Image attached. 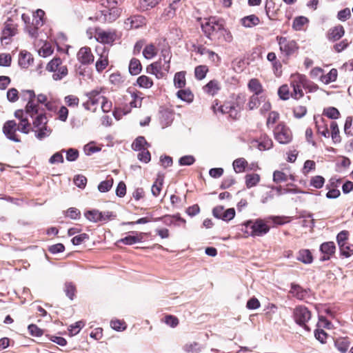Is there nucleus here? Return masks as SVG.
Wrapping results in <instances>:
<instances>
[{"mask_svg": "<svg viewBox=\"0 0 353 353\" xmlns=\"http://www.w3.org/2000/svg\"><path fill=\"white\" fill-rule=\"evenodd\" d=\"M35 136L38 139H43L50 134L51 130L47 126L37 128L35 130Z\"/></svg>", "mask_w": 353, "mask_h": 353, "instance_id": "6e6d98bb", "label": "nucleus"}, {"mask_svg": "<svg viewBox=\"0 0 353 353\" xmlns=\"http://www.w3.org/2000/svg\"><path fill=\"white\" fill-rule=\"evenodd\" d=\"M65 292L70 300L74 299L76 292V288L72 283H66L65 285Z\"/></svg>", "mask_w": 353, "mask_h": 353, "instance_id": "69168bd1", "label": "nucleus"}, {"mask_svg": "<svg viewBox=\"0 0 353 353\" xmlns=\"http://www.w3.org/2000/svg\"><path fill=\"white\" fill-rule=\"evenodd\" d=\"M176 96L181 100L191 103L194 99V94L189 89L179 90L176 92Z\"/></svg>", "mask_w": 353, "mask_h": 353, "instance_id": "7c9ffc66", "label": "nucleus"}, {"mask_svg": "<svg viewBox=\"0 0 353 353\" xmlns=\"http://www.w3.org/2000/svg\"><path fill=\"white\" fill-rule=\"evenodd\" d=\"M245 232L250 236H263L270 230L266 221L257 219L255 221H249L245 223Z\"/></svg>", "mask_w": 353, "mask_h": 353, "instance_id": "20e7f679", "label": "nucleus"}, {"mask_svg": "<svg viewBox=\"0 0 353 353\" xmlns=\"http://www.w3.org/2000/svg\"><path fill=\"white\" fill-rule=\"evenodd\" d=\"M170 36L174 41L180 40L183 37V32L180 28L174 24L170 29Z\"/></svg>", "mask_w": 353, "mask_h": 353, "instance_id": "09e8293b", "label": "nucleus"}, {"mask_svg": "<svg viewBox=\"0 0 353 353\" xmlns=\"http://www.w3.org/2000/svg\"><path fill=\"white\" fill-rule=\"evenodd\" d=\"M208 72V68L206 65H201L196 66L194 69L195 78L198 80H202L205 77Z\"/></svg>", "mask_w": 353, "mask_h": 353, "instance_id": "a18cd8bd", "label": "nucleus"}, {"mask_svg": "<svg viewBox=\"0 0 353 353\" xmlns=\"http://www.w3.org/2000/svg\"><path fill=\"white\" fill-rule=\"evenodd\" d=\"M78 61L83 65H89L94 61V55L89 47H82L77 52Z\"/></svg>", "mask_w": 353, "mask_h": 353, "instance_id": "dca6fc26", "label": "nucleus"}, {"mask_svg": "<svg viewBox=\"0 0 353 353\" xmlns=\"http://www.w3.org/2000/svg\"><path fill=\"white\" fill-rule=\"evenodd\" d=\"M132 234H136L137 236H127L123 239H121L119 241L125 245H133L137 243L141 242L143 239V234H138L136 232H131Z\"/></svg>", "mask_w": 353, "mask_h": 353, "instance_id": "393cba45", "label": "nucleus"}, {"mask_svg": "<svg viewBox=\"0 0 353 353\" xmlns=\"http://www.w3.org/2000/svg\"><path fill=\"white\" fill-rule=\"evenodd\" d=\"M290 293L300 300L303 299L307 294L306 290H303L299 285L294 284L292 285Z\"/></svg>", "mask_w": 353, "mask_h": 353, "instance_id": "f704fd0d", "label": "nucleus"}, {"mask_svg": "<svg viewBox=\"0 0 353 353\" xmlns=\"http://www.w3.org/2000/svg\"><path fill=\"white\" fill-rule=\"evenodd\" d=\"M85 218L91 222L97 223L101 221V212L97 210H88L84 214Z\"/></svg>", "mask_w": 353, "mask_h": 353, "instance_id": "473e14b6", "label": "nucleus"}, {"mask_svg": "<svg viewBox=\"0 0 353 353\" xmlns=\"http://www.w3.org/2000/svg\"><path fill=\"white\" fill-rule=\"evenodd\" d=\"M241 24L245 28H252L260 22L259 17L254 14L246 16L241 19Z\"/></svg>", "mask_w": 353, "mask_h": 353, "instance_id": "bb28decb", "label": "nucleus"}, {"mask_svg": "<svg viewBox=\"0 0 353 353\" xmlns=\"http://www.w3.org/2000/svg\"><path fill=\"white\" fill-rule=\"evenodd\" d=\"M341 253L345 257H350L353 254V245L350 243L343 244L342 247H339Z\"/></svg>", "mask_w": 353, "mask_h": 353, "instance_id": "e2e57ef3", "label": "nucleus"}, {"mask_svg": "<svg viewBox=\"0 0 353 353\" xmlns=\"http://www.w3.org/2000/svg\"><path fill=\"white\" fill-rule=\"evenodd\" d=\"M145 25V19L141 15H135L128 18L124 22L126 30L137 29Z\"/></svg>", "mask_w": 353, "mask_h": 353, "instance_id": "f3484780", "label": "nucleus"}, {"mask_svg": "<svg viewBox=\"0 0 353 353\" xmlns=\"http://www.w3.org/2000/svg\"><path fill=\"white\" fill-rule=\"evenodd\" d=\"M118 3L117 0H103L101 6L104 8L100 11L101 14L100 19L103 16L102 20L104 21L112 22L115 21L121 14V10L115 6Z\"/></svg>", "mask_w": 353, "mask_h": 353, "instance_id": "7ed1b4c3", "label": "nucleus"}, {"mask_svg": "<svg viewBox=\"0 0 353 353\" xmlns=\"http://www.w3.org/2000/svg\"><path fill=\"white\" fill-rule=\"evenodd\" d=\"M182 5L183 0H170L169 5L164 9L161 17L164 20L173 18L176 15V12L181 8Z\"/></svg>", "mask_w": 353, "mask_h": 353, "instance_id": "9b49d317", "label": "nucleus"}, {"mask_svg": "<svg viewBox=\"0 0 353 353\" xmlns=\"http://www.w3.org/2000/svg\"><path fill=\"white\" fill-rule=\"evenodd\" d=\"M17 123L14 120H10L6 121L3 127V132L5 136L10 140L19 143L21 140L18 138L16 134L17 132Z\"/></svg>", "mask_w": 353, "mask_h": 353, "instance_id": "ddd939ff", "label": "nucleus"}, {"mask_svg": "<svg viewBox=\"0 0 353 353\" xmlns=\"http://www.w3.org/2000/svg\"><path fill=\"white\" fill-rule=\"evenodd\" d=\"M221 89V84L217 80H211L204 87L203 90L207 94L214 96Z\"/></svg>", "mask_w": 353, "mask_h": 353, "instance_id": "b1692460", "label": "nucleus"}, {"mask_svg": "<svg viewBox=\"0 0 353 353\" xmlns=\"http://www.w3.org/2000/svg\"><path fill=\"white\" fill-rule=\"evenodd\" d=\"M278 94L279 97L283 100H288L291 96L290 92V88L288 85H281L278 90Z\"/></svg>", "mask_w": 353, "mask_h": 353, "instance_id": "13d9d810", "label": "nucleus"}, {"mask_svg": "<svg viewBox=\"0 0 353 353\" xmlns=\"http://www.w3.org/2000/svg\"><path fill=\"white\" fill-rule=\"evenodd\" d=\"M306 83V77L305 75L295 74L291 76V86L293 88V92L291 97L297 99L303 97V92L302 88Z\"/></svg>", "mask_w": 353, "mask_h": 353, "instance_id": "423d86ee", "label": "nucleus"}, {"mask_svg": "<svg viewBox=\"0 0 353 353\" xmlns=\"http://www.w3.org/2000/svg\"><path fill=\"white\" fill-rule=\"evenodd\" d=\"M223 25L215 18H210L201 24L204 34L211 40H216Z\"/></svg>", "mask_w": 353, "mask_h": 353, "instance_id": "39448f33", "label": "nucleus"}, {"mask_svg": "<svg viewBox=\"0 0 353 353\" xmlns=\"http://www.w3.org/2000/svg\"><path fill=\"white\" fill-rule=\"evenodd\" d=\"M163 182V178L162 176L159 175L157 180L152 186L151 192L153 196H157L159 195Z\"/></svg>", "mask_w": 353, "mask_h": 353, "instance_id": "4c0bfd02", "label": "nucleus"}, {"mask_svg": "<svg viewBox=\"0 0 353 353\" xmlns=\"http://www.w3.org/2000/svg\"><path fill=\"white\" fill-rule=\"evenodd\" d=\"M212 214L214 217L222 219L225 221L232 220L235 216V210L234 208H229L224 210V208L221 205L214 208Z\"/></svg>", "mask_w": 353, "mask_h": 353, "instance_id": "4468645a", "label": "nucleus"}, {"mask_svg": "<svg viewBox=\"0 0 353 353\" xmlns=\"http://www.w3.org/2000/svg\"><path fill=\"white\" fill-rule=\"evenodd\" d=\"M274 137L281 144H287L292 140L290 130L283 123H279L274 130Z\"/></svg>", "mask_w": 353, "mask_h": 353, "instance_id": "1a4fd4ad", "label": "nucleus"}, {"mask_svg": "<svg viewBox=\"0 0 353 353\" xmlns=\"http://www.w3.org/2000/svg\"><path fill=\"white\" fill-rule=\"evenodd\" d=\"M85 325V323L82 321L76 322L74 324L71 325L68 329L70 336L77 334L81 329Z\"/></svg>", "mask_w": 353, "mask_h": 353, "instance_id": "052dcab7", "label": "nucleus"}, {"mask_svg": "<svg viewBox=\"0 0 353 353\" xmlns=\"http://www.w3.org/2000/svg\"><path fill=\"white\" fill-rule=\"evenodd\" d=\"M33 63L32 54L26 51H21L19 54V64L23 68H28Z\"/></svg>", "mask_w": 353, "mask_h": 353, "instance_id": "5701e85b", "label": "nucleus"}, {"mask_svg": "<svg viewBox=\"0 0 353 353\" xmlns=\"http://www.w3.org/2000/svg\"><path fill=\"white\" fill-rule=\"evenodd\" d=\"M161 0H140L139 5L140 8L142 10H147L154 8L157 5Z\"/></svg>", "mask_w": 353, "mask_h": 353, "instance_id": "3c124183", "label": "nucleus"}, {"mask_svg": "<svg viewBox=\"0 0 353 353\" xmlns=\"http://www.w3.org/2000/svg\"><path fill=\"white\" fill-rule=\"evenodd\" d=\"M96 51L99 54L100 57L97 61L95 67L98 72H101L108 65V52L105 47H97Z\"/></svg>", "mask_w": 353, "mask_h": 353, "instance_id": "6ab92c4d", "label": "nucleus"}, {"mask_svg": "<svg viewBox=\"0 0 353 353\" xmlns=\"http://www.w3.org/2000/svg\"><path fill=\"white\" fill-rule=\"evenodd\" d=\"M297 260L305 264H310L313 261V256L309 250L303 249L299 250Z\"/></svg>", "mask_w": 353, "mask_h": 353, "instance_id": "a878e982", "label": "nucleus"}, {"mask_svg": "<svg viewBox=\"0 0 353 353\" xmlns=\"http://www.w3.org/2000/svg\"><path fill=\"white\" fill-rule=\"evenodd\" d=\"M247 165L248 162L243 158L236 159L233 162L234 170L236 173L243 172Z\"/></svg>", "mask_w": 353, "mask_h": 353, "instance_id": "79ce46f5", "label": "nucleus"}, {"mask_svg": "<svg viewBox=\"0 0 353 353\" xmlns=\"http://www.w3.org/2000/svg\"><path fill=\"white\" fill-rule=\"evenodd\" d=\"M336 247L332 241L325 242L321 245L320 250L323 256L321 258V261H327L335 252Z\"/></svg>", "mask_w": 353, "mask_h": 353, "instance_id": "4be33fe9", "label": "nucleus"}, {"mask_svg": "<svg viewBox=\"0 0 353 353\" xmlns=\"http://www.w3.org/2000/svg\"><path fill=\"white\" fill-rule=\"evenodd\" d=\"M137 84L141 87V88H150L153 85V81L152 80L145 76V75H141L140 76L137 80Z\"/></svg>", "mask_w": 353, "mask_h": 353, "instance_id": "c03bdc74", "label": "nucleus"}, {"mask_svg": "<svg viewBox=\"0 0 353 353\" xmlns=\"http://www.w3.org/2000/svg\"><path fill=\"white\" fill-rule=\"evenodd\" d=\"M25 99L28 100L25 110H17L14 112V117L19 120L18 130L24 134H28L31 125L28 119V116L34 117L38 114L37 105L34 103L35 94L33 90H25L23 92Z\"/></svg>", "mask_w": 353, "mask_h": 353, "instance_id": "f257e3e1", "label": "nucleus"}, {"mask_svg": "<svg viewBox=\"0 0 353 353\" xmlns=\"http://www.w3.org/2000/svg\"><path fill=\"white\" fill-rule=\"evenodd\" d=\"M273 190H275L276 192V194L278 196L285 194H299V193H303V194H307V192L302 191L297 188H283L281 185L277 187H272Z\"/></svg>", "mask_w": 353, "mask_h": 353, "instance_id": "c85d7f7f", "label": "nucleus"}, {"mask_svg": "<svg viewBox=\"0 0 353 353\" xmlns=\"http://www.w3.org/2000/svg\"><path fill=\"white\" fill-rule=\"evenodd\" d=\"M249 89L254 92V94L259 95L263 92V86L256 79H252L248 83Z\"/></svg>", "mask_w": 353, "mask_h": 353, "instance_id": "c756f323", "label": "nucleus"}, {"mask_svg": "<svg viewBox=\"0 0 353 353\" xmlns=\"http://www.w3.org/2000/svg\"><path fill=\"white\" fill-rule=\"evenodd\" d=\"M287 180H288V176L284 172H283L281 171H279V170H276L274 172L273 181L275 183L285 182Z\"/></svg>", "mask_w": 353, "mask_h": 353, "instance_id": "774afa93", "label": "nucleus"}, {"mask_svg": "<svg viewBox=\"0 0 353 353\" xmlns=\"http://www.w3.org/2000/svg\"><path fill=\"white\" fill-rule=\"evenodd\" d=\"M28 330L30 334L33 336L39 337L41 336L43 334V331L35 324L29 325L28 327Z\"/></svg>", "mask_w": 353, "mask_h": 353, "instance_id": "338daca9", "label": "nucleus"}, {"mask_svg": "<svg viewBox=\"0 0 353 353\" xmlns=\"http://www.w3.org/2000/svg\"><path fill=\"white\" fill-rule=\"evenodd\" d=\"M158 50L153 44L147 45L143 50V55L147 59H151L157 54Z\"/></svg>", "mask_w": 353, "mask_h": 353, "instance_id": "e433bc0d", "label": "nucleus"}, {"mask_svg": "<svg viewBox=\"0 0 353 353\" xmlns=\"http://www.w3.org/2000/svg\"><path fill=\"white\" fill-rule=\"evenodd\" d=\"M68 74V68L65 65H61L56 72L52 74L53 79L61 80Z\"/></svg>", "mask_w": 353, "mask_h": 353, "instance_id": "864d4df0", "label": "nucleus"}, {"mask_svg": "<svg viewBox=\"0 0 353 353\" xmlns=\"http://www.w3.org/2000/svg\"><path fill=\"white\" fill-rule=\"evenodd\" d=\"M261 96L253 94L249 100L248 103V108L252 110H254L261 105Z\"/></svg>", "mask_w": 353, "mask_h": 353, "instance_id": "5fc2aeb1", "label": "nucleus"}, {"mask_svg": "<svg viewBox=\"0 0 353 353\" xmlns=\"http://www.w3.org/2000/svg\"><path fill=\"white\" fill-rule=\"evenodd\" d=\"M345 34V29L341 25L336 26L329 29L327 33V39L330 41H336Z\"/></svg>", "mask_w": 353, "mask_h": 353, "instance_id": "412c9836", "label": "nucleus"}, {"mask_svg": "<svg viewBox=\"0 0 353 353\" xmlns=\"http://www.w3.org/2000/svg\"><path fill=\"white\" fill-rule=\"evenodd\" d=\"M251 145L252 147L256 148L259 150L263 151L272 148L273 142L268 136L263 134L259 139H253L251 141Z\"/></svg>", "mask_w": 353, "mask_h": 353, "instance_id": "2eb2a0df", "label": "nucleus"}, {"mask_svg": "<svg viewBox=\"0 0 353 353\" xmlns=\"http://www.w3.org/2000/svg\"><path fill=\"white\" fill-rule=\"evenodd\" d=\"M61 65V59L60 58H54L51 60L46 66V70L50 72H56L59 67Z\"/></svg>", "mask_w": 353, "mask_h": 353, "instance_id": "bf43d9fd", "label": "nucleus"}, {"mask_svg": "<svg viewBox=\"0 0 353 353\" xmlns=\"http://www.w3.org/2000/svg\"><path fill=\"white\" fill-rule=\"evenodd\" d=\"M276 41L279 46L281 52L286 56H290L294 54L299 48L297 43L294 40L278 36L276 37Z\"/></svg>", "mask_w": 353, "mask_h": 353, "instance_id": "0eeeda50", "label": "nucleus"}, {"mask_svg": "<svg viewBox=\"0 0 353 353\" xmlns=\"http://www.w3.org/2000/svg\"><path fill=\"white\" fill-rule=\"evenodd\" d=\"M94 38L101 43L111 44L117 39L115 30H103L101 28L94 29Z\"/></svg>", "mask_w": 353, "mask_h": 353, "instance_id": "6e6552de", "label": "nucleus"}, {"mask_svg": "<svg viewBox=\"0 0 353 353\" xmlns=\"http://www.w3.org/2000/svg\"><path fill=\"white\" fill-rule=\"evenodd\" d=\"M113 185V179L101 181L98 185V190L101 192H106L110 190Z\"/></svg>", "mask_w": 353, "mask_h": 353, "instance_id": "680f3d73", "label": "nucleus"}, {"mask_svg": "<svg viewBox=\"0 0 353 353\" xmlns=\"http://www.w3.org/2000/svg\"><path fill=\"white\" fill-rule=\"evenodd\" d=\"M35 46L38 48V53L42 57H48L53 52V49L50 43L42 40L36 41L34 43Z\"/></svg>", "mask_w": 353, "mask_h": 353, "instance_id": "aec40b11", "label": "nucleus"}, {"mask_svg": "<svg viewBox=\"0 0 353 353\" xmlns=\"http://www.w3.org/2000/svg\"><path fill=\"white\" fill-rule=\"evenodd\" d=\"M259 181L260 176L258 174H249L245 176V184L248 188L256 185Z\"/></svg>", "mask_w": 353, "mask_h": 353, "instance_id": "ea45409f", "label": "nucleus"}, {"mask_svg": "<svg viewBox=\"0 0 353 353\" xmlns=\"http://www.w3.org/2000/svg\"><path fill=\"white\" fill-rule=\"evenodd\" d=\"M16 28L10 24H6L4 29L3 30V35L1 39H6L16 34Z\"/></svg>", "mask_w": 353, "mask_h": 353, "instance_id": "4d7b16f0", "label": "nucleus"}, {"mask_svg": "<svg viewBox=\"0 0 353 353\" xmlns=\"http://www.w3.org/2000/svg\"><path fill=\"white\" fill-rule=\"evenodd\" d=\"M232 39L233 37L231 32L228 30L225 29L224 26H223L216 40L230 43L232 42Z\"/></svg>", "mask_w": 353, "mask_h": 353, "instance_id": "a19ab883", "label": "nucleus"}, {"mask_svg": "<svg viewBox=\"0 0 353 353\" xmlns=\"http://www.w3.org/2000/svg\"><path fill=\"white\" fill-rule=\"evenodd\" d=\"M45 15V12L43 10L41 9H38L35 12L33 13L32 15V24L37 26H42L43 24V17Z\"/></svg>", "mask_w": 353, "mask_h": 353, "instance_id": "c9c22d12", "label": "nucleus"}, {"mask_svg": "<svg viewBox=\"0 0 353 353\" xmlns=\"http://www.w3.org/2000/svg\"><path fill=\"white\" fill-rule=\"evenodd\" d=\"M335 346L341 353H345L350 346V342L346 339H339L335 341Z\"/></svg>", "mask_w": 353, "mask_h": 353, "instance_id": "49530a36", "label": "nucleus"}, {"mask_svg": "<svg viewBox=\"0 0 353 353\" xmlns=\"http://www.w3.org/2000/svg\"><path fill=\"white\" fill-rule=\"evenodd\" d=\"M145 145H148V143L145 141L143 137H137L132 144V148L134 150H142L145 149Z\"/></svg>", "mask_w": 353, "mask_h": 353, "instance_id": "37998d69", "label": "nucleus"}, {"mask_svg": "<svg viewBox=\"0 0 353 353\" xmlns=\"http://www.w3.org/2000/svg\"><path fill=\"white\" fill-rule=\"evenodd\" d=\"M308 23V19L305 17H296L293 21L292 28L295 30H302L304 25Z\"/></svg>", "mask_w": 353, "mask_h": 353, "instance_id": "de8ad7c7", "label": "nucleus"}, {"mask_svg": "<svg viewBox=\"0 0 353 353\" xmlns=\"http://www.w3.org/2000/svg\"><path fill=\"white\" fill-rule=\"evenodd\" d=\"M293 315L294 321L297 324L304 326L305 329L309 330L305 323L310 319L311 313L307 307L303 306L296 307L294 310Z\"/></svg>", "mask_w": 353, "mask_h": 353, "instance_id": "9d476101", "label": "nucleus"}, {"mask_svg": "<svg viewBox=\"0 0 353 353\" xmlns=\"http://www.w3.org/2000/svg\"><path fill=\"white\" fill-rule=\"evenodd\" d=\"M35 116L37 117L33 121V126L34 128L37 129L41 127L46 126L48 119L45 114L38 113Z\"/></svg>", "mask_w": 353, "mask_h": 353, "instance_id": "58836bf2", "label": "nucleus"}, {"mask_svg": "<svg viewBox=\"0 0 353 353\" xmlns=\"http://www.w3.org/2000/svg\"><path fill=\"white\" fill-rule=\"evenodd\" d=\"M330 128L332 131V139L334 143H339L341 141V137L339 135V129L338 124L335 121H332L330 123Z\"/></svg>", "mask_w": 353, "mask_h": 353, "instance_id": "8fccbe9b", "label": "nucleus"}, {"mask_svg": "<svg viewBox=\"0 0 353 353\" xmlns=\"http://www.w3.org/2000/svg\"><path fill=\"white\" fill-rule=\"evenodd\" d=\"M344 132L348 136H353V119L350 117L345 120Z\"/></svg>", "mask_w": 353, "mask_h": 353, "instance_id": "0e129e2a", "label": "nucleus"}, {"mask_svg": "<svg viewBox=\"0 0 353 353\" xmlns=\"http://www.w3.org/2000/svg\"><path fill=\"white\" fill-rule=\"evenodd\" d=\"M325 183V179L320 175L314 176L311 178L310 185L316 189L321 188Z\"/></svg>", "mask_w": 353, "mask_h": 353, "instance_id": "603ef678", "label": "nucleus"}, {"mask_svg": "<svg viewBox=\"0 0 353 353\" xmlns=\"http://www.w3.org/2000/svg\"><path fill=\"white\" fill-rule=\"evenodd\" d=\"M174 84L177 88H183L185 86V72L181 71L178 72L174 74Z\"/></svg>", "mask_w": 353, "mask_h": 353, "instance_id": "cd10ccee", "label": "nucleus"}, {"mask_svg": "<svg viewBox=\"0 0 353 353\" xmlns=\"http://www.w3.org/2000/svg\"><path fill=\"white\" fill-rule=\"evenodd\" d=\"M337 74V70L332 68L327 74L321 76V81L324 84H329L331 82H334L336 79Z\"/></svg>", "mask_w": 353, "mask_h": 353, "instance_id": "72a5a7b5", "label": "nucleus"}, {"mask_svg": "<svg viewBox=\"0 0 353 353\" xmlns=\"http://www.w3.org/2000/svg\"><path fill=\"white\" fill-rule=\"evenodd\" d=\"M100 93L101 91L99 90H94L87 93L86 95L88 97V100L83 104V107L87 110L94 111L96 108H92V106H95L101 103L102 99L104 97L101 96Z\"/></svg>", "mask_w": 353, "mask_h": 353, "instance_id": "f8f14e48", "label": "nucleus"}, {"mask_svg": "<svg viewBox=\"0 0 353 353\" xmlns=\"http://www.w3.org/2000/svg\"><path fill=\"white\" fill-rule=\"evenodd\" d=\"M141 64L139 59L133 58L129 64V72L132 75H137L141 71Z\"/></svg>", "mask_w": 353, "mask_h": 353, "instance_id": "2f4dec72", "label": "nucleus"}, {"mask_svg": "<svg viewBox=\"0 0 353 353\" xmlns=\"http://www.w3.org/2000/svg\"><path fill=\"white\" fill-rule=\"evenodd\" d=\"M221 108L222 114H228L230 117L236 119L239 117L240 108L232 102H225Z\"/></svg>", "mask_w": 353, "mask_h": 353, "instance_id": "a211bd4d", "label": "nucleus"}, {"mask_svg": "<svg viewBox=\"0 0 353 353\" xmlns=\"http://www.w3.org/2000/svg\"><path fill=\"white\" fill-rule=\"evenodd\" d=\"M161 57L158 61L150 64L146 68L148 73L154 75L157 79L165 78L170 68L171 54L169 50L161 51Z\"/></svg>", "mask_w": 353, "mask_h": 353, "instance_id": "f03ea898", "label": "nucleus"}]
</instances>
